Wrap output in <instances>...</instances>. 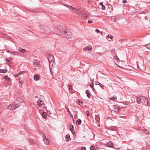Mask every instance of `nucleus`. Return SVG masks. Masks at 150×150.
I'll return each mask as SVG.
<instances>
[{"mask_svg":"<svg viewBox=\"0 0 150 150\" xmlns=\"http://www.w3.org/2000/svg\"><path fill=\"white\" fill-rule=\"evenodd\" d=\"M64 6L76 12L78 14H79L81 18L82 19H85L88 16L87 14L86 13V12L84 11V8L80 6H78L77 8H76L67 4L64 5Z\"/></svg>","mask_w":150,"mask_h":150,"instance_id":"nucleus-1","label":"nucleus"},{"mask_svg":"<svg viewBox=\"0 0 150 150\" xmlns=\"http://www.w3.org/2000/svg\"><path fill=\"white\" fill-rule=\"evenodd\" d=\"M57 35H61L62 37L66 38H70L72 36V34L70 32L64 30L63 27L60 25L57 27Z\"/></svg>","mask_w":150,"mask_h":150,"instance_id":"nucleus-2","label":"nucleus"},{"mask_svg":"<svg viewBox=\"0 0 150 150\" xmlns=\"http://www.w3.org/2000/svg\"><path fill=\"white\" fill-rule=\"evenodd\" d=\"M41 31L43 33H45L48 35H50L52 33L55 35H57V28L56 29V30L55 31L53 32L49 28L45 26H43V27L41 28Z\"/></svg>","mask_w":150,"mask_h":150,"instance_id":"nucleus-3","label":"nucleus"},{"mask_svg":"<svg viewBox=\"0 0 150 150\" xmlns=\"http://www.w3.org/2000/svg\"><path fill=\"white\" fill-rule=\"evenodd\" d=\"M20 106V104L16 102L12 103L9 105L7 108L10 110H14Z\"/></svg>","mask_w":150,"mask_h":150,"instance_id":"nucleus-4","label":"nucleus"},{"mask_svg":"<svg viewBox=\"0 0 150 150\" xmlns=\"http://www.w3.org/2000/svg\"><path fill=\"white\" fill-rule=\"evenodd\" d=\"M48 59L49 62V64L50 65L51 63L52 62V65L54 61V59L53 56L52 55H50L48 57Z\"/></svg>","mask_w":150,"mask_h":150,"instance_id":"nucleus-5","label":"nucleus"},{"mask_svg":"<svg viewBox=\"0 0 150 150\" xmlns=\"http://www.w3.org/2000/svg\"><path fill=\"white\" fill-rule=\"evenodd\" d=\"M142 98L143 99V104H144L145 105L147 104V105H149L148 100L147 98L144 96H142Z\"/></svg>","mask_w":150,"mask_h":150,"instance_id":"nucleus-6","label":"nucleus"},{"mask_svg":"<svg viewBox=\"0 0 150 150\" xmlns=\"http://www.w3.org/2000/svg\"><path fill=\"white\" fill-rule=\"evenodd\" d=\"M108 146L110 147L116 149H119L118 147H115L112 142H109L108 143Z\"/></svg>","mask_w":150,"mask_h":150,"instance_id":"nucleus-7","label":"nucleus"},{"mask_svg":"<svg viewBox=\"0 0 150 150\" xmlns=\"http://www.w3.org/2000/svg\"><path fill=\"white\" fill-rule=\"evenodd\" d=\"M70 130L72 134H74L75 133L74 130V128L73 125H71L70 126Z\"/></svg>","mask_w":150,"mask_h":150,"instance_id":"nucleus-8","label":"nucleus"},{"mask_svg":"<svg viewBox=\"0 0 150 150\" xmlns=\"http://www.w3.org/2000/svg\"><path fill=\"white\" fill-rule=\"evenodd\" d=\"M88 50L89 51H91L92 50V47L91 46L89 47L88 46H87V47H86L84 48L83 49V51H85L86 50Z\"/></svg>","mask_w":150,"mask_h":150,"instance_id":"nucleus-9","label":"nucleus"},{"mask_svg":"<svg viewBox=\"0 0 150 150\" xmlns=\"http://www.w3.org/2000/svg\"><path fill=\"white\" fill-rule=\"evenodd\" d=\"M18 50L20 52L23 53H25L26 52V51L25 49H22L21 48H19Z\"/></svg>","mask_w":150,"mask_h":150,"instance_id":"nucleus-10","label":"nucleus"},{"mask_svg":"<svg viewBox=\"0 0 150 150\" xmlns=\"http://www.w3.org/2000/svg\"><path fill=\"white\" fill-rule=\"evenodd\" d=\"M113 107L114 110L116 112H118L120 110V109L118 107L115 105H114Z\"/></svg>","mask_w":150,"mask_h":150,"instance_id":"nucleus-11","label":"nucleus"},{"mask_svg":"<svg viewBox=\"0 0 150 150\" xmlns=\"http://www.w3.org/2000/svg\"><path fill=\"white\" fill-rule=\"evenodd\" d=\"M137 102L138 104H139L143 102V99L142 98V97L137 98Z\"/></svg>","mask_w":150,"mask_h":150,"instance_id":"nucleus-12","label":"nucleus"},{"mask_svg":"<svg viewBox=\"0 0 150 150\" xmlns=\"http://www.w3.org/2000/svg\"><path fill=\"white\" fill-rule=\"evenodd\" d=\"M86 93L87 94V97L90 98L91 96V94L90 93L89 91L88 90H86Z\"/></svg>","mask_w":150,"mask_h":150,"instance_id":"nucleus-13","label":"nucleus"},{"mask_svg":"<svg viewBox=\"0 0 150 150\" xmlns=\"http://www.w3.org/2000/svg\"><path fill=\"white\" fill-rule=\"evenodd\" d=\"M37 103L38 105H42L44 104L43 101H42L41 100H40V99L38 100V101H37Z\"/></svg>","mask_w":150,"mask_h":150,"instance_id":"nucleus-14","label":"nucleus"},{"mask_svg":"<svg viewBox=\"0 0 150 150\" xmlns=\"http://www.w3.org/2000/svg\"><path fill=\"white\" fill-rule=\"evenodd\" d=\"M42 116L43 118H46L47 117V114L45 112H43L42 114Z\"/></svg>","mask_w":150,"mask_h":150,"instance_id":"nucleus-15","label":"nucleus"},{"mask_svg":"<svg viewBox=\"0 0 150 150\" xmlns=\"http://www.w3.org/2000/svg\"><path fill=\"white\" fill-rule=\"evenodd\" d=\"M43 141L46 144H48L49 143V142L47 139L46 138L43 139Z\"/></svg>","mask_w":150,"mask_h":150,"instance_id":"nucleus-16","label":"nucleus"},{"mask_svg":"<svg viewBox=\"0 0 150 150\" xmlns=\"http://www.w3.org/2000/svg\"><path fill=\"white\" fill-rule=\"evenodd\" d=\"M34 79L35 81H38L39 80V77L37 75H35L34 76Z\"/></svg>","mask_w":150,"mask_h":150,"instance_id":"nucleus-17","label":"nucleus"},{"mask_svg":"<svg viewBox=\"0 0 150 150\" xmlns=\"http://www.w3.org/2000/svg\"><path fill=\"white\" fill-rule=\"evenodd\" d=\"M97 83H96L95 84L96 85H100V87L103 89H104L105 88L104 87V86L101 83H100L99 82H97Z\"/></svg>","mask_w":150,"mask_h":150,"instance_id":"nucleus-18","label":"nucleus"},{"mask_svg":"<svg viewBox=\"0 0 150 150\" xmlns=\"http://www.w3.org/2000/svg\"><path fill=\"white\" fill-rule=\"evenodd\" d=\"M39 61L38 60H34V64L35 65H37L39 64Z\"/></svg>","mask_w":150,"mask_h":150,"instance_id":"nucleus-19","label":"nucleus"},{"mask_svg":"<svg viewBox=\"0 0 150 150\" xmlns=\"http://www.w3.org/2000/svg\"><path fill=\"white\" fill-rule=\"evenodd\" d=\"M76 102L79 105H80L81 104H83L82 101L79 99H78L77 100Z\"/></svg>","mask_w":150,"mask_h":150,"instance_id":"nucleus-20","label":"nucleus"},{"mask_svg":"<svg viewBox=\"0 0 150 150\" xmlns=\"http://www.w3.org/2000/svg\"><path fill=\"white\" fill-rule=\"evenodd\" d=\"M76 122L78 125H80L81 123V119H79L76 120Z\"/></svg>","mask_w":150,"mask_h":150,"instance_id":"nucleus-21","label":"nucleus"},{"mask_svg":"<svg viewBox=\"0 0 150 150\" xmlns=\"http://www.w3.org/2000/svg\"><path fill=\"white\" fill-rule=\"evenodd\" d=\"M68 90L70 91H71L73 90V89L72 88V86L71 84L69 85L68 86Z\"/></svg>","mask_w":150,"mask_h":150,"instance_id":"nucleus-22","label":"nucleus"},{"mask_svg":"<svg viewBox=\"0 0 150 150\" xmlns=\"http://www.w3.org/2000/svg\"><path fill=\"white\" fill-rule=\"evenodd\" d=\"M4 79H7V80L8 81H10V79L8 77V76L7 75H5L4 77Z\"/></svg>","mask_w":150,"mask_h":150,"instance_id":"nucleus-23","label":"nucleus"},{"mask_svg":"<svg viewBox=\"0 0 150 150\" xmlns=\"http://www.w3.org/2000/svg\"><path fill=\"white\" fill-rule=\"evenodd\" d=\"M7 71V70L6 69L4 70V69H0V73H5V72H6Z\"/></svg>","mask_w":150,"mask_h":150,"instance_id":"nucleus-24","label":"nucleus"},{"mask_svg":"<svg viewBox=\"0 0 150 150\" xmlns=\"http://www.w3.org/2000/svg\"><path fill=\"white\" fill-rule=\"evenodd\" d=\"M117 99V98L116 97H112L111 98H110V99L111 100H116Z\"/></svg>","mask_w":150,"mask_h":150,"instance_id":"nucleus-25","label":"nucleus"},{"mask_svg":"<svg viewBox=\"0 0 150 150\" xmlns=\"http://www.w3.org/2000/svg\"><path fill=\"white\" fill-rule=\"evenodd\" d=\"M90 150H96L95 146H92L90 147Z\"/></svg>","mask_w":150,"mask_h":150,"instance_id":"nucleus-26","label":"nucleus"},{"mask_svg":"<svg viewBox=\"0 0 150 150\" xmlns=\"http://www.w3.org/2000/svg\"><path fill=\"white\" fill-rule=\"evenodd\" d=\"M101 8L103 10H104L105 9V6L103 5V4H102L101 6Z\"/></svg>","mask_w":150,"mask_h":150,"instance_id":"nucleus-27","label":"nucleus"},{"mask_svg":"<svg viewBox=\"0 0 150 150\" xmlns=\"http://www.w3.org/2000/svg\"><path fill=\"white\" fill-rule=\"evenodd\" d=\"M17 101L19 102L20 103H21L23 102V101L21 100H20L19 98H18L16 99Z\"/></svg>","mask_w":150,"mask_h":150,"instance_id":"nucleus-28","label":"nucleus"},{"mask_svg":"<svg viewBox=\"0 0 150 150\" xmlns=\"http://www.w3.org/2000/svg\"><path fill=\"white\" fill-rule=\"evenodd\" d=\"M107 37L108 38H110L111 39H112V38H113V36L111 35H108L107 36Z\"/></svg>","mask_w":150,"mask_h":150,"instance_id":"nucleus-29","label":"nucleus"},{"mask_svg":"<svg viewBox=\"0 0 150 150\" xmlns=\"http://www.w3.org/2000/svg\"><path fill=\"white\" fill-rule=\"evenodd\" d=\"M16 52H15V51H11V54L13 55H16Z\"/></svg>","mask_w":150,"mask_h":150,"instance_id":"nucleus-30","label":"nucleus"},{"mask_svg":"<svg viewBox=\"0 0 150 150\" xmlns=\"http://www.w3.org/2000/svg\"><path fill=\"white\" fill-rule=\"evenodd\" d=\"M146 47H147L148 49H150V44H147L146 45Z\"/></svg>","mask_w":150,"mask_h":150,"instance_id":"nucleus-31","label":"nucleus"},{"mask_svg":"<svg viewBox=\"0 0 150 150\" xmlns=\"http://www.w3.org/2000/svg\"><path fill=\"white\" fill-rule=\"evenodd\" d=\"M86 114H87V116H90L89 112V111L88 110L86 111Z\"/></svg>","mask_w":150,"mask_h":150,"instance_id":"nucleus-32","label":"nucleus"},{"mask_svg":"<svg viewBox=\"0 0 150 150\" xmlns=\"http://www.w3.org/2000/svg\"><path fill=\"white\" fill-rule=\"evenodd\" d=\"M22 81H19V86H21L22 85Z\"/></svg>","mask_w":150,"mask_h":150,"instance_id":"nucleus-33","label":"nucleus"},{"mask_svg":"<svg viewBox=\"0 0 150 150\" xmlns=\"http://www.w3.org/2000/svg\"><path fill=\"white\" fill-rule=\"evenodd\" d=\"M65 137L66 138L69 139L70 137V135L69 134H67L66 135Z\"/></svg>","mask_w":150,"mask_h":150,"instance_id":"nucleus-34","label":"nucleus"},{"mask_svg":"<svg viewBox=\"0 0 150 150\" xmlns=\"http://www.w3.org/2000/svg\"><path fill=\"white\" fill-rule=\"evenodd\" d=\"M6 52L8 53H11V51H10V50H6Z\"/></svg>","mask_w":150,"mask_h":150,"instance_id":"nucleus-35","label":"nucleus"},{"mask_svg":"<svg viewBox=\"0 0 150 150\" xmlns=\"http://www.w3.org/2000/svg\"><path fill=\"white\" fill-rule=\"evenodd\" d=\"M95 31L97 33H99L100 32V30L98 29H96Z\"/></svg>","mask_w":150,"mask_h":150,"instance_id":"nucleus-36","label":"nucleus"},{"mask_svg":"<svg viewBox=\"0 0 150 150\" xmlns=\"http://www.w3.org/2000/svg\"><path fill=\"white\" fill-rule=\"evenodd\" d=\"M81 150H86V147H81Z\"/></svg>","mask_w":150,"mask_h":150,"instance_id":"nucleus-37","label":"nucleus"},{"mask_svg":"<svg viewBox=\"0 0 150 150\" xmlns=\"http://www.w3.org/2000/svg\"><path fill=\"white\" fill-rule=\"evenodd\" d=\"M85 1L86 3H89L90 2V0H85Z\"/></svg>","mask_w":150,"mask_h":150,"instance_id":"nucleus-38","label":"nucleus"},{"mask_svg":"<svg viewBox=\"0 0 150 150\" xmlns=\"http://www.w3.org/2000/svg\"><path fill=\"white\" fill-rule=\"evenodd\" d=\"M90 86L91 88H93V83L92 84H90Z\"/></svg>","mask_w":150,"mask_h":150,"instance_id":"nucleus-39","label":"nucleus"},{"mask_svg":"<svg viewBox=\"0 0 150 150\" xmlns=\"http://www.w3.org/2000/svg\"><path fill=\"white\" fill-rule=\"evenodd\" d=\"M6 62H7L8 63H9L10 62V61L9 59H6Z\"/></svg>","mask_w":150,"mask_h":150,"instance_id":"nucleus-40","label":"nucleus"},{"mask_svg":"<svg viewBox=\"0 0 150 150\" xmlns=\"http://www.w3.org/2000/svg\"><path fill=\"white\" fill-rule=\"evenodd\" d=\"M24 71H20L19 73H18V74L19 75L20 74H23V73H24Z\"/></svg>","mask_w":150,"mask_h":150,"instance_id":"nucleus-41","label":"nucleus"},{"mask_svg":"<svg viewBox=\"0 0 150 150\" xmlns=\"http://www.w3.org/2000/svg\"><path fill=\"white\" fill-rule=\"evenodd\" d=\"M122 2L123 3H125L127 2V0H123L122 1Z\"/></svg>","mask_w":150,"mask_h":150,"instance_id":"nucleus-42","label":"nucleus"},{"mask_svg":"<svg viewBox=\"0 0 150 150\" xmlns=\"http://www.w3.org/2000/svg\"><path fill=\"white\" fill-rule=\"evenodd\" d=\"M19 75L18 74H15L14 75V76L15 77H18Z\"/></svg>","mask_w":150,"mask_h":150,"instance_id":"nucleus-43","label":"nucleus"},{"mask_svg":"<svg viewBox=\"0 0 150 150\" xmlns=\"http://www.w3.org/2000/svg\"><path fill=\"white\" fill-rule=\"evenodd\" d=\"M88 23H92L93 22V21H88Z\"/></svg>","mask_w":150,"mask_h":150,"instance_id":"nucleus-44","label":"nucleus"},{"mask_svg":"<svg viewBox=\"0 0 150 150\" xmlns=\"http://www.w3.org/2000/svg\"><path fill=\"white\" fill-rule=\"evenodd\" d=\"M74 117H75V118L76 119H77V117L76 115L75 116H74Z\"/></svg>","mask_w":150,"mask_h":150,"instance_id":"nucleus-45","label":"nucleus"},{"mask_svg":"<svg viewBox=\"0 0 150 150\" xmlns=\"http://www.w3.org/2000/svg\"><path fill=\"white\" fill-rule=\"evenodd\" d=\"M144 18H145V19H146V20H148V18H147V17L146 16Z\"/></svg>","mask_w":150,"mask_h":150,"instance_id":"nucleus-46","label":"nucleus"},{"mask_svg":"<svg viewBox=\"0 0 150 150\" xmlns=\"http://www.w3.org/2000/svg\"><path fill=\"white\" fill-rule=\"evenodd\" d=\"M50 71L52 73H53V72L52 71V68H50Z\"/></svg>","mask_w":150,"mask_h":150,"instance_id":"nucleus-47","label":"nucleus"},{"mask_svg":"<svg viewBox=\"0 0 150 150\" xmlns=\"http://www.w3.org/2000/svg\"><path fill=\"white\" fill-rule=\"evenodd\" d=\"M102 4H103V3H102V2H101V3H100V6H101V5H102Z\"/></svg>","mask_w":150,"mask_h":150,"instance_id":"nucleus-48","label":"nucleus"},{"mask_svg":"<svg viewBox=\"0 0 150 150\" xmlns=\"http://www.w3.org/2000/svg\"><path fill=\"white\" fill-rule=\"evenodd\" d=\"M93 90V91H94L95 90V89L93 88H93H92Z\"/></svg>","mask_w":150,"mask_h":150,"instance_id":"nucleus-49","label":"nucleus"},{"mask_svg":"<svg viewBox=\"0 0 150 150\" xmlns=\"http://www.w3.org/2000/svg\"><path fill=\"white\" fill-rule=\"evenodd\" d=\"M100 33L101 35H102L103 33V32L102 31L100 32Z\"/></svg>","mask_w":150,"mask_h":150,"instance_id":"nucleus-50","label":"nucleus"},{"mask_svg":"<svg viewBox=\"0 0 150 150\" xmlns=\"http://www.w3.org/2000/svg\"><path fill=\"white\" fill-rule=\"evenodd\" d=\"M144 131H147V129H144Z\"/></svg>","mask_w":150,"mask_h":150,"instance_id":"nucleus-51","label":"nucleus"}]
</instances>
